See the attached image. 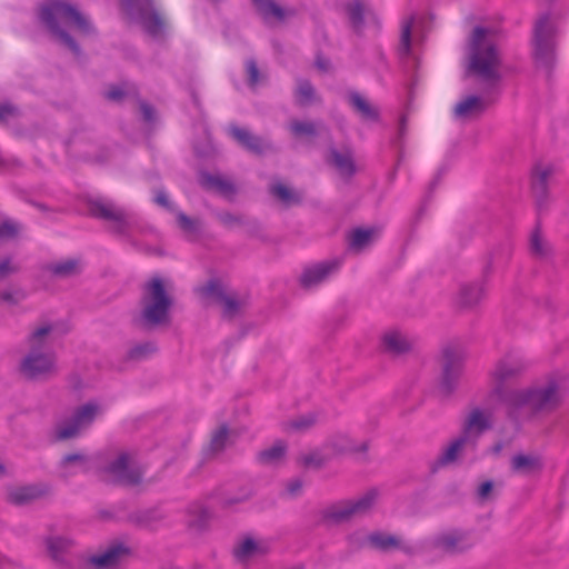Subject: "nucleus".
<instances>
[{
	"label": "nucleus",
	"instance_id": "45",
	"mask_svg": "<svg viewBox=\"0 0 569 569\" xmlns=\"http://www.w3.org/2000/svg\"><path fill=\"white\" fill-rule=\"evenodd\" d=\"M50 270L56 276L67 277L78 272L79 263L76 260L69 259L52 264Z\"/></svg>",
	"mask_w": 569,
	"mask_h": 569
},
{
	"label": "nucleus",
	"instance_id": "43",
	"mask_svg": "<svg viewBox=\"0 0 569 569\" xmlns=\"http://www.w3.org/2000/svg\"><path fill=\"white\" fill-rule=\"evenodd\" d=\"M316 98V90L311 82L307 79H302L298 83L296 90L297 103L301 107L310 104Z\"/></svg>",
	"mask_w": 569,
	"mask_h": 569
},
{
	"label": "nucleus",
	"instance_id": "31",
	"mask_svg": "<svg viewBox=\"0 0 569 569\" xmlns=\"http://www.w3.org/2000/svg\"><path fill=\"white\" fill-rule=\"evenodd\" d=\"M348 100L353 110L359 113L363 120L379 121V110L371 106L360 93L350 92Z\"/></svg>",
	"mask_w": 569,
	"mask_h": 569
},
{
	"label": "nucleus",
	"instance_id": "60",
	"mask_svg": "<svg viewBox=\"0 0 569 569\" xmlns=\"http://www.w3.org/2000/svg\"><path fill=\"white\" fill-rule=\"evenodd\" d=\"M302 486H303V482L301 479H299V478L292 479L287 483V491L289 492V495L296 496L301 491Z\"/></svg>",
	"mask_w": 569,
	"mask_h": 569
},
{
	"label": "nucleus",
	"instance_id": "52",
	"mask_svg": "<svg viewBox=\"0 0 569 569\" xmlns=\"http://www.w3.org/2000/svg\"><path fill=\"white\" fill-rule=\"evenodd\" d=\"M178 226L188 233H196L199 230V221L190 218L183 212L177 214Z\"/></svg>",
	"mask_w": 569,
	"mask_h": 569
},
{
	"label": "nucleus",
	"instance_id": "35",
	"mask_svg": "<svg viewBox=\"0 0 569 569\" xmlns=\"http://www.w3.org/2000/svg\"><path fill=\"white\" fill-rule=\"evenodd\" d=\"M287 453V443L283 440H277L270 448L261 450L257 458L262 465H277Z\"/></svg>",
	"mask_w": 569,
	"mask_h": 569
},
{
	"label": "nucleus",
	"instance_id": "18",
	"mask_svg": "<svg viewBox=\"0 0 569 569\" xmlns=\"http://www.w3.org/2000/svg\"><path fill=\"white\" fill-rule=\"evenodd\" d=\"M489 429H491L490 419L481 409L475 408L467 417L462 426L461 435L476 448L479 437Z\"/></svg>",
	"mask_w": 569,
	"mask_h": 569
},
{
	"label": "nucleus",
	"instance_id": "63",
	"mask_svg": "<svg viewBox=\"0 0 569 569\" xmlns=\"http://www.w3.org/2000/svg\"><path fill=\"white\" fill-rule=\"evenodd\" d=\"M142 356V347L140 345H136L127 352V358L129 360H138Z\"/></svg>",
	"mask_w": 569,
	"mask_h": 569
},
{
	"label": "nucleus",
	"instance_id": "40",
	"mask_svg": "<svg viewBox=\"0 0 569 569\" xmlns=\"http://www.w3.org/2000/svg\"><path fill=\"white\" fill-rule=\"evenodd\" d=\"M268 552L266 547L259 546L252 538H246L241 545H239L233 555L239 560H244L252 557L256 553L264 555Z\"/></svg>",
	"mask_w": 569,
	"mask_h": 569
},
{
	"label": "nucleus",
	"instance_id": "16",
	"mask_svg": "<svg viewBox=\"0 0 569 569\" xmlns=\"http://www.w3.org/2000/svg\"><path fill=\"white\" fill-rule=\"evenodd\" d=\"M238 433L227 422L220 423L210 435V440L204 449V458L213 459L221 455L228 446L234 443Z\"/></svg>",
	"mask_w": 569,
	"mask_h": 569
},
{
	"label": "nucleus",
	"instance_id": "4",
	"mask_svg": "<svg viewBox=\"0 0 569 569\" xmlns=\"http://www.w3.org/2000/svg\"><path fill=\"white\" fill-rule=\"evenodd\" d=\"M148 298L144 303V330L169 328L172 323L173 297L167 291L164 281L152 277L146 284Z\"/></svg>",
	"mask_w": 569,
	"mask_h": 569
},
{
	"label": "nucleus",
	"instance_id": "25",
	"mask_svg": "<svg viewBox=\"0 0 569 569\" xmlns=\"http://www.w3.org/2000/svg\"><path fill=\"white\" fill-rule=\"evenodd\" d=\"M345 12L348 17L352 30L357 34H362L366 16L373 14V11L365 0H352L345 4Z\"/></svg>",
	"mask_w": 569,
	"mask_h": 569
},
{
	"label": "nucleus",
	"instance_id": "42",
	"mask_svg": "<svg viewBox=\"0 0 569 569\" xmlns=\"http://www.w3.org/2000/svg\"><path fill=\"white\" fill-rule=\"evenodd\" d=\"M144 118V139H149L154 134L160 127V118L157 110L148 103H144L143 108Z\"/></svg>",
	"mask_w": 569,
	"mask_h": 569
},
{
	"label": "nucleus",
	"instance_id": "22",
	"mask_svg": "<svg viewBox=\"0 0 569 569\" xmlns=\"http://www.w3.org/2000/svg\"><path fill=\"white\" fill-rule=\"evenodd\" d=\"M198 180L202 189L207 191H216L226 198H232L237 192L233 182L219 174H211L210 172L202 170L199 172Z\"/></svg>",
	"mask_w": 569,
	"mask_h": 569
},
{
	"label": "nucleus",
	"instance_id": "6",
	"mask_svg": "<svg viewBox=\"0 0 569 569\" xmlns=\"http://www.w3.org/2000/svg\"><path fill=\"white\" fill-rule=\"evenodd\" d=\"M140 451L134 449H121L112 455L101 467L102 473L112 482L131 487L140 480Z\"/></svg>",
	"mask_w": 569,
	"mask_h": 569
},
{
	"label": "nucleus",
	"instance_id": "55",
	"mask_svg": "<svg viewBox=\"0 0 569 569\" xmlns=\"http://www.w3.org/2000/svg\"><path fill=\"white\" fill-rule=\"evenodd\" d=\"M300 463L306 468L315 467L319 469L325 465V459L317 453H309L300 458Z\"/></svg>",
	"mask_w": 569,
	"mask_h": 569
},
{
	"label": "nucleus",
	"instance_id": "23",
	"mask_svg": "<svg viewBox=\"0 0 569 569\" xmlns=\"http://www.w3.org/2000/svg\"><path fill=\"white\" fill-rule=\"evenodd\" d=\"M543 467V459L539 455L517 453L510 461V468L513 472L529 477L540 475Z\"/></svg>",
	"mask_w": 569,
	"mask_h": 569
},
{
	"label": "nucleus",
	"instance_id": "51",
	"mask_svg": "<svg viewBox=\"0 0 569 569\" xmlns=\"http://www.w3.org/2000/svg\"><path fill=\"white\" fill-rule=\"evenodd\" d=\"M316 420H317L316 415L309 413L307 416H302L295 420L289 421L288 427L292 430L302 431V430H307L310 427H312L316 423Z\"/></svg>",
	"mask_w": 569,
	"mask_h": 569
},
{
	"label": "nucleus",
	"instance_id": "15",
	"mask_svg": "<svg viewBox=\"0 0 569 569\" xmlns=\"http://www.w3.org/2000/svg\"><path fill=\"white\" fill-rule=\"evenodd\" d=\"M327 163L333 167L339 176L349 181L357 173L355 154L351 148L343 147L338 149L330 147L326 157Z\"/></svg>",
	"mask_w": 569,
	"mask_h": 569
},
{
	"label": "nucleus",
	"instance_id": "62",
	"mask_svg": "<svg viewBox=\"0 0 569 569\" xmlns=\"http://www.w3.org/2000/svg\"><path fill=\"white\" fill-rule=\"evenodd\" d=\"M492 488H493L492 481L488 480V481L482 482L480 485V487L478 488V497L481 500L487 499L489 493L492 491Z\"/></svg>",
	"mask_w": 569,
	"mask_h": 569
},
{
	"label": "nucleus",
	"instance_id": "41",
	"mask_svg": "<svg viewBox=\"0 0 569 569\" xmlns=\"http://www.w3.org/2000/svg\"><path fill=\"white\" fill-rule=\"evenodd\" d=\"M372 238V230L356 228L349 234V248L356 251H360L366 248Z\"/></svg>",
	"mask_w": 569,
	"mask_h": 569
},
{
	"label": "nucleus",
	"instance_id": "7",
	"mask_svg": "<svg viewBox=\"0 0 569 569\" xmlns=\"http://www.w3.org/2000/svg\"><path fill=\"white\" fill-rule=\"evenodd\" d=\"M467 352L460 345H447L441 350L439 390L445 397L451 396L463 375Z\"/></svg>",
	"mask_w": 569,
	"mask_h": 569
},
{
	"label": "nucleus",
	"instance_id": "26",
	"mask_svg": "<svg viewBox=\"0 0 569 569\" xmlns=\"http://www.w3.org/2000/svg\"><path fill=\"white\" fill-rule=\"evenodd\" d=\"M466 538V532L453 530L451 532L439 536L436 540V546L448 553L463 552L470 548V545L465 543Z\"/></svg>",
	"mask_w": 569,
	"mask_h": 569
},
{
	"label": "nucleus",
	"instance_id": "59",
	"mask_svg": "<svg viewBox=\"0 0 569 569\" xmlns=\"http://www.w3.org/2000/svg\"><path fill=\"white\" fill-rule=\"evenodd\" d=\"M17 114V109L10 104L0 106V122L7 121Z\"/></svg>",
	"mask_w": 569,
	"mask_h": 569
},
{
	"label": "nucleus",
	"instance_id": "21",
	"mask_svg": "<svg viewBox=\"0 0 569 569\" xmlns=\"http://www.w3.org/2000/svg\"><path fill=\"white\" fill-rule=\"evenodd\" d=\"M261 18L269 22L271 20L283 23L298 14L296 8H283L274 0H251Z\"/></svg>",
	"mask_w": 569,
	"mask_h": 569
},
{
	"label": "nucleus",
	"instance_id": "38",
	"mask_svg": "<svg viewBox=\"0 0 569 569\" xmlns=\"http://www.w3.org/2000/svg\"><path fill=\"white\" fill-rule=\"evenodd\" d=\"M369 543L380 550V551H389L391 549H401L400 540L392 535H386L380 531H376L369 535L368 537Z\"/></svg>",
	"mask_w": 569,
	"mask_h": 569
},
{
	"label": "nucleus",
	"instance_id": "17",
	"mask_svg": "<svg viewBox=\"0 0 569 569\" xmlns=\"http://www.w3.org/2000/svg\"><path fill=\"white\" fill-rule=\"evenodd\" d=\"M144 32L157 41H164L168 36V21L152 0H144Z\"/></svg>",
	"mask_w": 569,
	"mask_h": 569
},
{
	"label": "nucleus",
	"instance_id": "10",
	"mask_svg": "<svg viewBox=\"0 0 569 569\" xmlns=\"http://www.w3.org/2000/svg\"><path fill=\"white\" fill-rule=\"evenodd\" d=\"M529 367V362L522 357L508 352L500 358L491 372L493 381L492 392H500L502 387L516 382L523 376Z\"/></svg>",
	"mask_w": 569,
	"mask_h": 569
},
{
	"label": "nucleus",
	"instance_id": "3",
	"mask_svg": "<svg viewBox=\"0 0 569 569\" xmlns=\"http://www.w3.org/2000/svg\"><path fill=\"white\" fill-rule=\"evenodd\" d=\"M56 328L51 323L36 327L28 338L29 351L21 362V371L29 378H41L57 369L52 351Z\"/></svg>",
	"mask_w": 569,
	"mask_h": 569
},
{
	"label": "nucleus",
	"instance_id": "24",
	"mask_svg": "<svg viewBox=\"0 0 569 569\" xmlns=\"http://www.w3.org/2000/svg\"><path fill=\"white\" fill-rule=\"evenodd\" d=\"M339 267L338 261H325L305 269L300 277V284L309 289L322 282L331 272Z\"/></svg>",
	"mask_w": 569,
	"mask_h": 569
},
{
	"label": "nucleus",
	"instance_id": "2",
	"mask_svg": "<svg viewBox=\"0 0 569 569\" xmlns=\"http://www.w3.org/2000/svg\"><path fill=\"white\" fill-rule=\"evenodd\" d=\"M488 29L476 27L469 43V63L466 69L467 77H473L483 84L485 90H491L499 86L501 64L499 53L495 44L483 46Z\"/></svg>",
	"mask_w": 569,
	"mask_h": 569
},
{
	"label": "nucleus",
	"instance_id": "54",
	"mask_svg": "<svg viewBox=\"0 0 569 569\" xmlns=\"http://www.w3.org/2000/svg\"><path fill=\"white\" fill-rule=\"evenodd\" d=\"M24 298V295L19 289H11L0 293V302L14 305Z\"/></svg>",
	"mask_w": 569,
	"mask_h": 569
},
{
	"label": "nucleus",
	"instance_id": "50",
	"mask_svg": "<svg viewBox=\"0 0 569 569\" xmlns=\"http://www.w3.org/2000/svg\"><path fill=\"white\" fill-rule=\"evenodd\" d=\"M133 92L132 87L128 83L113 86L106 91V98L111 101H121L123 98Z\"/></svg>",
	"mask_w": 569,
	"mask_h": 569
},
{
	"label": "nucleus",
	"instance_id": "61",
	"mask_svg": "<svg viewBox=\"0 0 569 569\" xmlns=\"http://www.w3.org/2000/svg\"><path fill=\"white\" fill-rule=\"evenodd\" d=\"M154 202L166 210H171V204L164 191L159 190L156 193Z\"/></svg>",
	"mask_w": 569,
	"mask_h": 569
},
{
	"label": "nucleus",
	"instance_id": "44",
	"mask_svg": "<svg viewBox=\"0 0 569 569\" xmlns=\"http://www.w3.org/2000/svg\"><path fill=\"white\" fill-rule=\"evenodd\" d=\"M413 26V18L405 21L401 28L399 52L401 56H409L411 51V32Z\"/></svg>",
	"mask_w": 569,
	"mask_h": 569
},
{
	"label": "nucleus",
	"instance_id": "53",
	"mask_svg": "<svg viewBox=\"0 0 569 569\" xmlns=\"http://www.w3.org/2000/svg\"><path fill=\"white\" fill-rule=\"evenodd\" d=\"M217 219L226 227L231 228L233 226H241L244 223L241 214H234L229 211L217 212Z\"/></svg>",
	"mask_w": 569,
	"mask_h": 569
},
{
	"label": "nucleus",
	"instance_id": "56",
	"mask_svg": "<svg viewBox=\"0 0 569 569\" xmlns=\"http://www.w3.org/2000/svg\"><path fill=\"white\" fill-rule=\"evenodd\" d=\"M315 67L318 71L327 73L331 70V62L321 51H319L316 54Z\"/></svg>",
	"mask_w": 569,
	"mask_h": 569
},
{
	"label": "nucleus",
	"instance_id": "39",
	"mask_svg": "<svg viewBox=\"0 0 569 569\" xmlns=\"http://www.w3.org/2000/svg\"><path fill=\"white\" fill-rule=\"evenodd\" d=\"M42 495V490L37 487H17L9 491L8 498L11 502L22 505L27 503Z\"/></svg>",
	"mask_w": 569,
	"mask_h": 569
},
{
	"label": "nucleus",
	"instance_id": "8",
	"mask_svg": "<svg viewBox=\"0 0 569 569\" xmlns=\"http://www.w3.org/2000/svg\"><path fill=\"white\" fill-rule=\"evenodd\" d=\"M106 407L100 401H88L79 406L70 417L57 425L54 437L58 440H67L78 437L87 430L93 421L103 415Z\"/></svg>",
	"mask_w": 569,
	"mask_h": 569
},
{
	"label": "nucleus",
	"instance_id": "47",
	"mask_svg": "<svg viewBox=\"0 0 569 569\" xmlns=\"http://www.w3.org/2000/svg\"><path fill=\"white\" fill-rule=\"evenodd\" d=\"M290 129L296 137L317 136V128L312 122L295 120L291 122Z\"/></svg>",
	"mask_w": 569,
	"mask_h": 569
},
{
	"label": "nucleus",
	"instance_id": "57",
	"mask_svg": "<svg viewBox=\"0 0 569 569\" xmlns=\"http://www.w3.org/2000/svg\"><path fill=\"white\" fill-rule=\"evenodd\" d=\"M17 231L18 228L13 222L4 221L0 224V239L12 237Z\"/></svg>",
	"mask_w": 569,
	"mask_h": 569
},
{
	"label": "nucleus",
	"instance_id": "37",
	"mask_svg": "<svg viewBox=\"0 0 569 569\" xmlns=\"http://www.w3.org/2000/svg\"><path fill=\"white\" fill-rule=\"evenodd\" d=\"M483 297V287L479 283L463 284L460 288L458 302L463 308L476 306Z\"/></svg>",
	"mask_w": 569,
	"mask_h": 569
},
{
	"label": "nucleus",
	"instance_id": "1",
	"mask_svg": "<svg viewBox=\"0 0 569 569\" xmlns=\"http://www.w3.org/2000/svg\"><path fill=\"white\" fill-rule=\"evenodd\" d=\"M40 19L56 41L74 53L79 49L69 33L73 31L78 36H87L92 31L90 21L81 12L59 0L46 2L40 9Z\"/></svg>",
	"mask_w": 569,
	"mask_h": 569
},
{
	"label": "nucleus",
	"instance_id": "49",
	"mask_svg": "<svg viewBox=\"0 0 569 569\" xmlns=\"http://www.w3.org/2000/svg\"><path fill=\"white\" fill-rule=\"evenodd\" d=\"M247 83L250 88L254 89L261 81L262 74L259 71L256 60L249 59L246 62Z\"/></svg>",
	"mask_w": 569,
	"mask_h": 569
},
{
	"label": "nucleus",
	"instance_id": "5",
	"mask_svg": "<svg viewBox=\"0 0 569 569\" xmlns=\"http://www.w3.org/2000/svg\"><path fill=\"white\" fill-rule=\"evenodd\" d=\"M557 28L550 13L541 14L535 23L532 32V58L536 68L546 71L550 77L556 64Z\"/></svg>",
	"mask_w": 569,
	"mask_h": 569
},
{
	"label": "nucleus",
	"instance_id": "11",
	"mask_svg": "<svg viewBox=\"0 0 569 569\" xmlns=\"http://www.w3.org/2000/svg\"><path fill=\"white\" fill-rule=\"evenodd\" d=\"M90 211L97 217L110 223V227L119 233H127L131 230L134 219L131 213L124 212L113 201L104 198H97L90 202Z\"/></svg>",
	"mask_w": 569,
	"mask_h": 569
},
{
	"label": "nucleus",
	"instance_id": "58",
	"mask_svg": "<svg viewBox=\"0 0 569 569\" xmlns=\"http://www.w3.org/2000/svg\"><path fill=\"white\" fill-rule=\"evenodd\" d=\"M18 270V266L13 264L10 260L6 259L0 261V279L13 273Z\"/></svg>",
	"mask_w": 569,
	"mask_h": 569
},
{
	"label": "nucleus",
	"instance_id": "34",
	"mask_svg": "<svg viewBox=\"0 0 569 569\" xmlns=\"http://www.w3.org/2000/svg\"><path fill=\"white\" fill-rule=\"evenodd\" d=\"M188 516L190 517L187 521V526L190 530L201 532L207 529L210 521V513L208 509L194 505L190 506L187 510Z\"/></svg>",
	"mask_w": 569,
	"mask_h": 569
},
{
	"label": "nucleus",
	"instance_id": "9",
	"mask_svg": "<svg viewBox=\"0 0 569 569\" xmlns=\"http://www.w3.org/2000/svg\"><path fill=\"white\" fill-rule=\"evenodd\" d=\"M377 497V489H370L356 500H345L328 507L322 512V519L336 525L347 522L355 516L367 513L372 508Z\"/></svg>",
	"mask_w": 569,
	"mask_h": 569
},
{
	"label": "nucleus",
	"instance_id": "64",
	"mask_svg": "<svg viewBox=\"0 0 569 569\" xmlns=\"http://www.w3.org/2000/svg\"><path fill=\"white\" fill-rule=\"evenodd\" d=\"M407 122H408V117L407 114H402L400 117V120H399V137L402 138L406 133V130H407Z\"/></svg>",
	"mask_w": 569,
	"mask_h": 569
},
{
	"label": "nucleus",
	"instance_id": "12",
	"mask_svg": "<svg viewBox=\"0 0 569 569\" xmlns=\"http://www.w3.org/2000/svg\"><path fill=\"white\" fill-rule=\"evenodd\" d=\"M200 292L202 296L213 297L218 302L222 303V315L224 318L232 319L240 312L242 302L236 293H226L223 284L219 279H210L200 288Z\"/></svg>",
	"mask_w": 569,
	"mask_h": 569
},
{
	"label": "nucleus",
	"instance_id": "36",
	"mask_svg": "<svg viewBox=\"0 0 569 569\" xmlns=\"http://www.w3.org/2000/svg\"><path fill=\"white\" fill-rule=\"evenodd\" d=\"M88 468V460L81 455H69L63 458L60 466L61 476L67 478L79 472H84Z\"/></svg>",
	"mask_w": 569,
	"mask_h": 569
},
{
	"label": "nucleus",
	"instance_id": "30",
	"mask_svg": "<svg viewBox=\"0 0 569 569\" xmlns=\"http://www.w3.org/2000/svg\"><path fill=\"white\" fill-rule=\"evenodd\" d=\"M529 250L536 259L540 260L548 259L552 254V247L542 237L540 221H537V224L530 234Z\"/></svg>",
	"mask_w": 569,
	"mask_h": 569
},
{
	"label": "nucleus",
	"instance_id": "13",
	"mask_svg": "<svg viewBox=\"0 0 569 569\" xmlns=\"http://www.w3.org/2000/svg\"><path fill=\"white\" fill-rule=\"evenodd\" d=\"M530 408L533 411L550 412L561 403L559 385L556 380L549 381L545 387L529 389Z\"/></svg>",
	"mask_w": 569,
	"mask_h": 569
},
{
	"label": "nucleus",
	"instance_id": "20",
	"mask_svg": "<svg viewBox=\"0 0 569 569\" xmlns=\"http://www.w3.org/2000/svg\"><path fill=\"white\" fill-rule=\"evenodd\" d=\"M131 555V550L122 545L110 546L99 555L90 557L89 562L97 569H113Z\"/></svg>",
	"mask_w": 569,
	"mask_h": 569
},
{
	"label": "nucleus",
	"instance_id": "48",
	"mask_svg": "<svg viewBox=\"0 0 569 569\" xmlns=\"http://www.w3.org/2000/svg\"><path fill=\"white\" fill-rule=\"evenodd\" d=\"M166 517L167 513L161 506L148 509L144 512V528H156L158 523L166 519Z\"/></svg>",
	"mask_w": 569,
	"mask_h": 569
},
{
	"label": "nucleus",
	"instance_id": "14",
	"mask_svg": "<svg viewBox=\"0 0 569 569\" xmlns=\"http://www.w3.org/2000/svg\"><path fill=\"white\" fill-rule=\"evenodd\" d=\"M228 133L242 149L251 154L260 157L271 149V144L268 141L247 128L231 124Z\"/></svg>",
	"mask_w": 569,
	"mask_h": 569
},
{
	"label": "nucleus",
	"instance_id": "46",
	"mask_svg": "<svg viewBox=\"0 0 569 569\" xmlns=\"http://www.w3.org/2000/svg\"><path fill=\"white\" fill-rule=\"evenodd\" d=\"M72 545V541L63 537H51L47 540V548L53 558H58L59 555L67 550Z\"/></svg>",
	"mask_w": 569,
	"mask_h": 569
},
{
	"label": "nucleus",
	"instance_id": "27",
	"mask_svg": "<svg viewBox=\"0 0 569 569\" xmlns=\"http://www.w3.org/2000/svg\"><path fill=\"white\" fill-rule=\"evenodd\" d=\"M488 102L478 96H468L455 107V114L461 119L479 117L485 112Z\"/></svg>",
	"mask_w": 569,
	"mask_h": 569
},
{
	"label": "nucleus",
	"instance_id": "19",
	"mask_svg": "<svg viewBox=\"0 0 569 569\" xmlns=\"http://www.w3.org/2000/svg\"><path fill=\"white\" fill-rule=\"evenodd\" d=\"M552 173L553 169L551 166L545 168L536 166L532 170L531 190L539 211L547 207L549 197L548 180Z\"/></svg>",
	"mask_w": 569,
	"mask_h": 569
},
{
	"label": "nucleus",
	"instance_id": "29",
	"mask_svg": "<svg viewBox=\"0 0 569 569\" xmlns=\"http://www.w3.org/2000/svg\"><path fill=\"white\" fill-rule=\"evenodd\" d=\"M466 445H470V442L460 433V436L453 439L448 448L438 457L431 467V470L435 472L438 468L446 467L457 461L459 453Z\"/></svg>",
	"mask_w": 569,
	"mask_h": 569
},
{
	"label": "nucleus",
	"instance_id": "28",
	"mask_svg": "<svg viewBox=\"0 0 569 569\" xmlns=\"http://www.w3.org/2000/svg\"><path fill=\"white\" fill-rule=\"evenodd\" d=\"M493 395L510 409L517 410L525 406L530 407L529 389L517 390L502 387L500 392H493Z\"/></svg>",
	"mask_w": 569,
	"mask_h": 569
},
{
	"label": "nucleus",
	"instance_id": "32",
	"mask_svg": "<svg viewBox=\"0 0 569 569\" xmlns=\"http://www.w3.org/2000/svg\"><path fill=\"white\" fill-rule=\"evenodd\" d=\"M382 347L386 352L402 355L410 351L409 341L399 331H389L382 337Z\"/></svg>",
	"mask_w": 569,
	"mask_h": 569
},
{
	"label": "nucleus",
	"instance_id": "33",
	"mask_svg": "<svg viewBox=\"0 0 569 569\" xmlns=\"http://www.w3.org/2000/svg\"><path fill=\"white\" fill-rule=\"evenodd\" d=\"M269 192L273 198L279 200L286 207L297 206L302 202V196L299 192L288 188L282 182H276L271 184Z\"/></svg>",
	"mask_w": 569,
	"mask_h": 569
}]
</instances>
